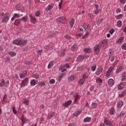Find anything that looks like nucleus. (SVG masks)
I'll return each mask as SVG.
<instances>
[{
    "label": "nucleus",
    "instance_id": "14",
    "mask_svg": "<svg viewBox=\"0 0 126 126\" xmlns=\"http://www.w3.org/2000/svg\"><path fill=\"white\" fill-rule=\"evenodd\" d=\"M71 103H72V101H71V100H69L66 102L63 103L62 106L63 107H64L65 108H67V107H68L69 105H71Z\"/></svg>",
    "mask_w": 126,
    "mask_h": 126
},
{
    "label": "nucleus",
    "instance_id": "49",
    "mask_svg": "<svg viewBox=\"0 0 126 126\" xmlns=\"http://www.w3.org/2000/svg\"><path fill=\"white\" fill-rule=\"evenodd\" d=\"M2 81L0 83V87H3L4 86V84H5V82L4 81V79H2Z\"/></svg>",
    "mask_w": 126,
    "mask_h": 126
},
{
    "label": "nucleus",
    "instance_id": "20",
    "mask_svg": "<svg viewBox=\"0 0 126 126\" xmlns=\"http://www.w3.org/2000/svg\"><path fill=\"white\" fill-rule=\"evenodd\" d=\"M122 76L121 77V81H125L126 80V72H124L121 74Z\"/></svg>",
    "mask_w": 126,
    "mask_h": 126
},
{
    "label": "nucleus",
    "instance_id": "6",
    "mask_svg": "<svg viewBox=\"0 0 126 126\" xmlns=\"http://www.w3.org/2000/svg\"><path fill=\"white\" fill-rule=\"evenodd\" d=\"M29 80V79H28V78H26L25 79L23 80L20 84L21 87H24L25 85H27L28 84Z\"/></svg>",
    "mask_w": 126,
    "mask_h": 126
},
{
    "label": "nucleus",
    "instance_id": "47",
    "mask_svg": "<svg viewBox=\"0 0 126 126\" xmlns=\"http://www.w3.org/2000/svg\"><path fill=\"white\" fill-rule=\"evenodd\" d=\"M23 103L24 104H25V105H26L27 106H28V105L29 104V100L25 98L24 99Z\"/></svg>",
    "mask_w": 126,
    "mask_h": 126
},
{
    "label": "nucleus",
    "instance_id": "45",
    "mask_svg": "<svg viewBox=\"0 0 126 126\" xmlns=\"http://www.w3.org/2000/svg\"><path fill=\"white\" fill-rule=\"evenodd\" d=\"M69 23H70V27L71 28H72V27H73V25H74V20L72 19L71 21L69 22Z\"/></svg>",
    "mask_w": 126,
    "mask_h": 126
},
{
    "label": "nucleus",
    "instance_id": "56",
    "mask_svg": "<svg viewBox=\"0 0 126 126\" xmlns=\"http://www.w3.org/2000/svg\"><path fill=\"white\" fill-rule=\"evenodd\" d=\"M96 82L97 83H102V82H103V81L102 80V79L99 78L96 80Z\"/></svg>",
    "mask_w": 126,
    "mask_h": 126
},
{
    "label": "nucleus",
    "instance_id": "39",
    "mask_svg": "<svg viewBox=\"0 0 126 126\" xmlns=\"http://www.w3.org/2000/svg\"><path fill=\"white\" fill-rule=\"evenodd\" d=\"M32 77H33V78H35V79H38V78L40 77V75L36 73L33 74Z\"/></svg>",
    "mask_w": 126,
    "mask_h": 126
},
{
    "label": "nucleus",
    "instance_id": "4",
    "mask_svg": "<svg viewBox=\"0 0 126 126\" xmlns=\"http://www.w3.org/2000/svg\"><path fill=\"white\" fill-rule=\"evenodd\" d=\"M88 58H89L88 55H79L77 58L76 62H82L83 60H86Z\"/></svg>",
    "mask_w": 126,
    "mask_h": 126
},
{
    "label": "nucleus",
    "instance_id": "50",
    "mask_svg": "<svg viewBox=\"0 0 126 126\" xmlns=\"http://www.w3.org/2000/svg\"><path fill=\"white\" fill-rule=\"evenodd\" d=\"M122 50H123L124 51H126V43H123L121 46Z\"/></svg>",
    "mask_w": 126,
    "mask_h": 126
},
{
    "label": "nucleus",
    "instance_id": "46",
    "mask_svg": "<svg viewBox=\"0 0 126 126\" xmlns=\"http://www.w3.org/2000/svg\"><path fill=\"white\" fill-rule=\"evenodd\" d=\"M107 43H108V41H107V40L106 39H103L100 42V44H101V45H103V46H104V45H106V44H107Z\"/></svg>",
    "mask_w": 126,
    "mask_h": 126
},
{
    "label": "nucleus",
    "instance_id": "1",
    "mask_svg": "<svg viewBox=\"0 0 126 126\" xmlns=\"http://www.w3.org/2000/svg\"><path fill=\"white\" fill-rule=\"evenodd\" d=\"M13 43L17 46H25L27 44V40H24L21 38H17L13 40Z\"/></svg>",
    "mask_w": 126,
    "mask_h": 126
},
{
    "label": "nucleus",
    "instance_id": "23",
    "mask_svg": "<svg viewBox=\"0 0 126 126\" xmlns=\"http://www.w3.org/2000/svg\"><path fill=\"white\" fill-rule=\"evenodd\" d=\"M26 75H27V70L24 71V72L20 75V78H21V79L25 78V76H26Z\"/></svg>",
    "mask_w": 126,
    "mask_h": 126
},
{
    "label": "nucleus",
    "instance_id": "18",
    "mask_svg": "<svg viewBox=\"0 0 126 126\" xmlns=\"http://www.w3.org/2000/svg\"><path fill=\"white\" fill-rule=\"evenodd\" d=\"M124 106V101L122 100H119L117 102V108H122Z\"/></svg>",
    "mask_w": 126,
    "mask_h": 126
},
{
    "label": "nucleus",
    "instance_id": "51",
    "mask_svg": "<svg viewBox=\"0 0 126 126\" xmlns=\"http://www.w3.org/2000/svg\"><path fill=\"white\" fill-rule=\"evenodd\" d=\"M97 67V66L96 64L94 65L91 67V69L92 71H95L96 70V68Z\"/></svg>",
    "mask_w": 126,
    "mask_h": 126
},
{
    "label": "nucleus",
    "instance_id": "59",
    "mask_svg": "<svg viewBox=\"0 0 126 126\" xmlns=\"http://www.w3.org/2000/svg\"><path fill=\"white\" fill-rule=\"evenodd\" d=\"M92 105L93 106L94 108H97V103L94 102L92 103Z\"/></svg>",
    "mask_w": 126,
    "mask_h": 126
},
{
    "label": "nucleus",
    "instance_id": "37",
    "mask_svg": "<svg viewBox=\"0 0 126 126\" xmlns=\"http://www.w3.org/2000/svg\"><path fill=\"white\" fill-rule=\"evenodd\" d=\"M85 82V80L82 78L79 81V84L80 85H83V84H84Z\"/></svg>",
    "mask_w": 126,
    "mask_h": 126
},
{
    "label": "nucleus",
    "instance_id": "38",
    "mask_svg": "<svg viewBox=\"0 0 126 126\" xmlns=\"http://www.w3.org/2000/svg\"><path fill=\"white\" fill-rule=\"evenodd\" d=\"M116 19L119 20V19H122L123 18V14H120L118 15L115 16Z\"/></svg>",
    "mask_w": 126,
    "mask_h": 126
},
{
    "label": "nucleus",
    "instance_id": "28",
    "mask_svg": "<svg viewBox=\"0 0 126 126\" xmlns=\"http://www.w3.org/2000/svg\"><path fill=\"white\" fill-rule=\"evenodd\" d=\"M20 22H21V20L20 19H17L15 20L14 25H16V26H18Z\"/></svg>",
    "mask_w": 126,
    "mask_h": 126
},
{
    "label": "nucleus",
    "instance_id": "32",
    "mask_svg": "<svg viewBox=\"0 0 126 126\" xmlns=\"http://www.w3.org/2000/svg\"><path fill=\"white\" fill-rule=\"evenodd\" d=\"M20 20L21 21H23V22H27V20H28V17L27 16V15H26L22 18Z\"/></svg>",
    "mask_w": 126,
    "mask_h": 126
},
{
    "label": "nucleus",
    "instance_id": "48",
    "mask_svg": "<svg viewBox=\"0 0 126 126\" xmlns=\"http://www.w3.org/2000/svg\"><path fill=\"white\" fill-rule=\"evenodd\" d=\"M77 71H81L83 70V65H81L80 66L77 67Z\"/></svg>",
    "mask_w": 126,
    "mask_h": 126
},
{
    "label": "nucleus",
    "instance_id": "43",
    "mask_svg": "<svg viewBox=\"0 0 126 126\" xmlns=\"http://www.w3.org/2000/svg\"><path fill=\"white\" fill-rule=\"evenodd\" d=\"M88 34H89V32L87 31L85 35L82 37V39H85V38H87V37H88Z\"/></svg>",
    "mask_w": 126,
    "mask_h": 126
},
{
    "label": "nucleus",
    "instance_id": "21",
    "mask_svg": "<svg viewBox=\"0 0 126 126\" xmlns=\"http://www.w3.org/2000/svg\"><path fill=\"white\" fill-rule=\"evenodd\" d=\"M108 83L109 86H113L115 84V81L113 79H109L108 80Z\"/></svg>",
    "mask_w": 126,
    "mask_h": 126
},
{
    "label": "nucleus",
    "instance_id": "24",
    "mask_svg": "<svg viewBox=\"0 0 126 126\" xmlns=\"http://www.w3.org/2000/svg\"><path fill=\"white\" fill-rule=\"evenodd\" d=\"M75 79H76V76L73 74H72L68 78L69 81H74Z\"/></svg>",
    "mask_w": 126,
    "mask_h": 126
},
{
    "label": "nucleus",
    "instance_id": "19",
    "mask_svg": "<svg viewBox=\"0 0 126 126\" xmlns=\"http://www.w3.org/2000/svg\"><path fill=\"white\" fill-rule=\"evenodd\" d=\"M126 95V90H123L122 91L121 93L118 94V96L120 98H123Z\"/></svg>",
    "mask_w": 126,
    "mask_h": 126
},
{
    "label": "nucleus",
    "instance_id": "42",
    "mask_svg": "<svg viewBox=\"0 0 126 126\" xmlns=\"http://www.w3.org/2000/svg\"><path fill=\"white\" fill-rule=\"evenodd\" d=\"M9 55L11 57H12V58H13V57H15V56H16V53L13 51H11L9 53Z\"/></svg>",
    "mask_w": 126,
    "mask_h": 126
},
{
    "label": "nucleus",
    "instance_id": "22",
    "mask_svg": "<svg viewBox=\"0 0 126 126\" xmlns=\"http://www.w3.org/2000/svg\"><path fill=\"white\" fill-rule=\"evenodd\" d=\"M20 17V15L17 13H15L13 14V17L11 19V21H13L15 18H19Z\"/></svg>",
    "mask_w": 126,
    "mask_h": 126
},
{
    "label": "nucleus",
    "instance_id": "29",
    "mask_svg": "<svg viewBox=\"0 0 126 126\" xmlns=\"http://www.w3.org/2000/svg\"><path fill=\"white\" fill-rule=\"evenodd\" d=\"M65 67H66V68H69V65H68V64H65L64 65H61L60 67V69H63V68H65Z\"/></svg>",
    "mask_w": 126,
    "mask_h": 126
},
{
    "label": "nucleus",
    "instance_id": "60",
    "mask_svg": "<svg viewBox=\"0 0 126 126\" xmlns=\"http://www.w3.org/2000/svg\"><path fill=\"white\" fill-rule=\"evenodd\" d=\"M76 125L75 124V123H69L68 125V126H76Z\"/></svg>",
    "mask_w": 126,
    "mask_h": 126
},
{
    "label": "nucleus",
    "instance_id": "13",
    "mask_svg": "<svg viewBox=\"0 0 126 126\" xmlns=\"http://www.w3.org/2000/svg\"><path fill=\"white\" fill-rule=\"evenodd\" d=\"M124 40H125V37L121 36L116 41V43L118 44L119 45H122L123 42H124Z\"/></svg>",
    "mask_w": 126,
    "mask_h": 126
},
{
    "label": "nucleus",
    "instance_id": "55",
    "mask_svg": "<svg viewBox=\"0 0 126 126\" xmlns=\"http://www.w3.org/2000/svg\"><path fill=\"white\" fill-rule=\"evenodd\" d=\"M119 1L121 4H125V3H126V0H119Z\"/></svg>",
    "mask_w": 126,
    "mask_h": 126
},
{
    "label": "nucleus",
    "instance_id": "63",
    "mask_svg": "<svg viewBox=\"0 0 126 126\" xmlns=\"http://www.w3.org/2000/svg\"><path fill=\"white\" fill-rule=\"evenodd\" d=\"M114 32H115V30H114V29H111L109 31V32L110 33V34H113V33H114Z\"/></svg>",
    "mask_w": 126,
    "mask_h": 126
},
{
    "label": "nucleus",
    "instance_id": "17",
    "mask_svg": "<svg viewBox=\"0 0 126 126\" xmlns=\"http://www.w3.org/2000/svg\"><path fill=\"white\" fill-rule=\"evenodd\" d=\"M125 87V82H121L118 86V89L119 90H123L124 89V88Z\"/></svg>",
    "mask_w": 126,
    "mask_h": 126
},
{
    "label": "nucleus",
    "instance_id": "34",
    "mask_svg": "<svg viewBox=\"0 0 126 126\" xmlns=\"http://www.w3.org/2000/svg\"><path fill=\"white\" fill-rule=\"evenodd\" d=\"M44 49L47 50V51H52V50H53V47L49 45H46L44 46Z\"/></svg>",
    "mask_w": 126,
    "mask_h": 126
},
{
    "label": "nucleus",
    "instance_id": "2",
    "mask_svg": "<svg viewBox=\"0 0 126 126\" xmlns=\"http://www.w3.org/2000/svg\"><path fill=\"white\" fill-rule=\"evenodd\" d=\"M10 17V15H9V13L8 12L5 13V15L2 18V20H1L2 23L7 22V21L9 20Z\"/></svg>",
    "mask_w": 126,
    "mask_h": 126
},
{
    "label": "nucleus",
    "instance_id": "31",
    "mask_svg": "<svg viewBox=\"0 0 126 126\" xmlns=\"http://www.w3.org/2000/svg\"><path fill=\"white\" fill-rule=\"evenodd\" d=\"M122 25H123V22L121 20H119L117 22L116 26L118 28L122 27Z\"/></svg>",
    "mask_w": 126,
    "mask_h": 126
},
{
    "label": "nucleus",
    "instance_id": "36",
    "mask_svg": "<svg viewBox=\"0 0 126 126\" xmlns=\"http://www.w3.org/2000/svg\"><path fill=\"white\" fill-rule=\"evenodd\" d=\"M84 53H91V52H92V50L91 49V48H85L84 49Z\"/></svg>",
    "mask_w": 126,
    "mask_h": 126
},
{
    "label": "nucleus",
    "instance_id": "53",
    "mask_svg": "<svg viewBox=\"0 0 126 126\" xmlns=\"http://www.w3.org/2000/svg\"><path fill=\"white\" fill-rule=\"evenodd\" d=\"M35 15L36 17H39V16H40V11H36L35 13Z\"/></svg>",
    "mask_w": 126,
    "mask_h": 126
},
{
    "label": "nucleus",
    "instance_id": "58",
    "mask_svg": "<svg viewBox=\"0 0 126 126\" xmlns=\"http://www.w3.org/2000/svg\"><path fill=\"white\" fill-rule=\"evenodd\" d=\"M12 111L14 114H17V111H16V110H15V107H12Z\"/></svg>",
    "mask_w": 126,
    "mask_h": 126
},
{
    "label": "nucleus",
    "instance_id": "7",
    "mask_svg": "<svg viewBox=\"0 0 126 126\" xmlns=\"http://www.w3.org/2000/svg\"><path fill=\"white\" fill-rule=\"evenodd\" d=\"M103 123L107 126H113V124H112V122L107 119V118H104L103 120Z\"/></svg>",
    "mask_w": 126,
    "mask_h": 126
},
{
    "label": "nucleus",
    "instance_id": "44",
    "mask_svg": "<svg viewBox=\"0 0 126 126\" xmlns=\"http://www.w3.org/2000/svg\"><path fill=\"white\" fill-rule=\"evenodd\" d=\"M21 120L22 123H26V117H24V115H23L21 118Z\"/></svg>",
    "mask_w": 126,
    "mask_h": 126
},
{
    "label": "nucleus",
    "instance_id": "3",
    "mask_svg": "<svg viewBox=\"0 0 126 126\" xmlns=\"http://www.w3.org/2000/svg\"><path fill=\"white\" fill-rule=\"evenodd\" d=\"M57 22H60V23H63V24H66L67 23V20L65 19V18L63 16L60 17L56 19Z\"/></svg>",
    "mask_w": 126,
    "mask_h": 126
},
{
    "label": "nucleus",
    "instance_id": "5",
    "mask_svg": "<svg viewBox=\"0 0 126 126\" xmlns=\"http://www.w3.org/2000/svg\"><path fill=\"white\" fill-rule=\"evenodd\" d=\"M112 72H113V67L110 66L109 68V69L106 71V75H105L106 78H107V77H109V76H111Z\"/></svg>",
    "mask_w": 126,
    "mask_h": 126
},
{
    "label": "nucleus",
    "instance_id": "10",
    "mask_svg": "<svg viewBox=\"0 0 126 126\" xmlns=\"http://www.w3.org/2000/svg\"><path fill=\"white\" fill-rule=\"evenodd\" d=\"M30 21L32 24H36L37 23V19L31 15H30Z\"/></svg>",
    "mask_w": 126,
    "mask_h": 126
},
{
    "label": "nucleus",
    "instance_id": "35",
    "mask_svg": "<svg viewBox=\"0 0 126 126\" xmlns=\"http://www.w3.org/2000/svg\"><path fill=\"white\" fill-rule=\"evenodd\" d=\"M83 27L85 30H89V24H88V23H84L83 24Z\"/></svg>",
    "mask_w": 126,
    "mask_h": 126
},
{
    "label": "nucleus",
    "instance_id": "52",
    "mask_svg": "<svg viewBox=\"0 0 126 126\" xmlns=\"http://www.w3.org/2000/svg\"><path fill=\"white\" fill-rule=\"evenodd\" d=\"M59 70H61V72H63L62 73H65V72L66 71V68H64L62 69H60V68H59Z\"/></svg>",
    "mask_w": 126,
    "mask_h": 126
},
{
    "label": "nucleus",
    "instance_id": "64",
    "mask_svg": "<svg viewBox=\"0 0 126 126\" xmlns=\"http://www.w3.org/2000/svg\"><path fill=\"white\" fill-rule=\"evenodd\" d=\"M94 86H91L90 88V91H92L93 90H94Z\"/></svg>",
    "mask_w": 126,
    "mask_h": 126
},
{
    "label": "nucleus",
    "instance_id": "41",
    "mask_svg": "<svg viewBox=\"0 0 126 126\" xmlns=\"http://www.w3.org/2000/svg\"><path fill=\"white\" fill-rule=\"evenodd\" d=\"M65 76V74L64 73H61L59 77V81H61V80L63 79V76Z\"/></svg>",
    "mask_w": 126,
    "mask_h": 126
},
{
    "label": "nucleus",
    "instance_id": "26",
    "mask_svg": "<svg viewBox=\"0 0 126 126\" xmlns=\"http://www.w3.org/2000/svg\"><path fill=\"white\" fill-rule=\"evenodd\" d=\"M84 123H90L91 122V117H86L83 120Z\"/></svg>",
    "mask_w": 126,
    "mask_h": 126
},
{
    "label": "nucleus",
    "instance_id": "12",
    "mask_svg": "<svg viewBox=\"0 0 126 126\" xmlns=\"http://www.w3.org/2000/svg\"><path fill=\"white\" fill-rule=\"evenodd\" d=\"M102 45L99 44H96L94 46V50L97 53V54H99L100 52V48Z\"/></svg>",
    "mask_w": 126,
    "mask_h": 126
},
{
    "label": "nucleus",
    "instance_id": "54",
    "mask_svg": "<svg viewBox=\"0 0 126 126\" xmlns=\"http://www.w3.org/2000/svg\"><path fill=\"white\" fill-rule=\"evenodd\" d=\"M49 82L51 84H55L56 81L55 80V79H52Z\"/></svg>",
    "mask_w": 126,
    "mask_h": 126
},
{
    "label": "nucleus",
    "instance_id": "16",
    "mask_svg": "<svg viewBox=\"0 0 126 126\" xmlns=\"http://www.w3.org/2000/svg\"><path fill=\"white\" fill-rule=\"evenodd\" d=\"M109 113L111 116H113V115H115V114L116 113V109H115V107H114V106H112L110 108V109H109Z\"/></svg>",
    "mask_w": 126,
    "mask_h": 126
},
{
    "label": "nucleus",
    "instance_id": "40",
    "mask_svg": "<svg viewBox=\"0 0 126 126\" xmlns=\"http://www.w3.org/2000/svg\"><path fill=\"white\" fill-rule=\"evenodd\" d=\"M89 76L88 75L87 73H85L82 75V78L83 79H84L85 80L86 79H87V78H88Z\"/></svg>",
    "mask_w": 126,
    "mask_h": 126
},
{
    "label": "nucleus",
    "instance_id": "62",
    "mask_svg": "<svg viewBox=\"0 0 126 126\" xmlns=\"http://www.w3.org/2000/svg\"><path fill=\"white\" fill-rule=\"evenodd\" d=\"M71 61V58L69 57H67L66 58V62H70Z\"/></svg>",
    "mask_w": 126,
    "mask_h": 126
},
{
    "label": "nucleus",
    "instance_id": "57",
    "mask_svg": "<svg viewBox=\"0 0 126 126\" xmlns=\"http://www.w3.org/2000/svg\"><path fill=\"white\" fill-rule=\"evenodd\" d=\"M39 85L41 87H42V86H45V85H46V84H45V82H41L39 83Z\"/></svg>",
    "mask_w": 126,
    "mask_h": 126
},
{
    "label": "nucleus",
    "instance_id": "15",
    "mask_svg": "<svg viewBox=\"0 0 126 126\" xmlns=\"http://www.w3.org/2000/svg\"><path fill=\"white\" fill-rule=\"evenodd\" d=\"M82 112V109H78L73 113V115L74 116V117H78V116L81 114Z\"/></svg>",
    "mask_w": 126,
    "mask_h": 126
},
{
    "label": "nucleus",
    "instance_id": "61",
    "mask_svg": "<svg viewBox=\"0 0 126 126\" xmlns=\"http://www.w3.org/2000/svg\"><path fill=\"white\" fill-rule=\"evenodd\" d=\"M99 9H95L94 10V13L95 14L97 15L99 13Z\"/></svg>",
    "mask_w": 126,
    "mask_h": 126
},
{
    "label": "nucleus",
    "instance_id": "9",
    "mask_svg": "<svg viewBox=\"0 0 126 126\" xmlns=\"http://www.w3.org/2000/svg\"><path fill=\"white\" fill-rule=\"evenodd\" d=\"M102 72H103V67L102 66H100L99 67H98L95 72V74L99 76V75L101 74H102Z\"/></svg>",
    "mask_w": 126,
    "mask_h": 126
},
{
    "label": "nucleus",
    "instance_id": "11",
    "mask_svg": "<svg viewBox=\"0 0 126 126\" xmlns=\"http://www.w3.org/2000/svg\"><path fill=\"white\" fill-rule=\"evenodd\" d=\"M54 6H55V4L51 3L49 4L46 8L45 11H50V10H52L54 8Z\"/></svg>",
    "mask_w": 126,
    "mask_h": 126
},
{
    "label": "nucleus",
    "instance_id": "27",
    "mask_svg": "<svg viewBox=\"0 0 126 126\" xmlns=\"http://www.w3.org/2000/svg\"><path fill=\"white\" fill-rule=\"evenodd\" d=\"M77 49V45L74 44L72 45L71 47V51L72 52H75V50Z\"/></svg>",
    "mask_w": 126,
    "mask_h": 126
},
{
    "label": "nucleus",
    "instance_id": "30",
    "mask_svg": "<svg viewBox=\"0 0 126 126\" xmlns=\"http://www.w3.org/2000/svg\"><path fill=\"white\" fill-rule=\"evenodd\" d=\"M109 59L110 62H111V63H113V62H114V61H115V56H114V55H109Z\"/></svg>",
    "mask_w": 126,
    "mask_h": 126
},
{
    "label": "nucleus",
    "instance_id": "25",
    "mask_svg": "<svg viewBox=\"0 0 126 126\" xmlns=\"http://www.w3.org/2000/svg\"><path fill=\"white\" fill-rule=\"evenodd\" d=\"M37 84V80L32 79L30 82V85L31 86H35Z\"/></svg>",
    "mask_w": 126,
    "mask_h": 126
},
{
    "label": "nucleus",
    "instance_id": "8",
    "mask_svg": "<svg viewBox=\"0 0 126 126\" xmlns=\"http://www.w3.org/2000/svg\"><path fill=\"white\" fill-rule=\"evenodd\" d=\"M124 70V66L121 65L118 66V67L116 69V70L115 71V74H119L120 72L121 71H123Z\"/></svg>",
    "mask_w": 126,
    "mask_h": 126
},
{
    "label": "nucleus",
    "instance_id": "33",
    "mask_svg": "<svg viewBox=\"0 0 126 126\" xmlns=\"http://www.w3.org/2000/svg\"><path fill=\"white\" fill-rule=\"evenodd\" d=\"M52 66H54V62L51 61L48 65L47 68H52Z\"/></svg>",
    "mask_w": 126,
    "mask_h": 126
}]
</instances>
